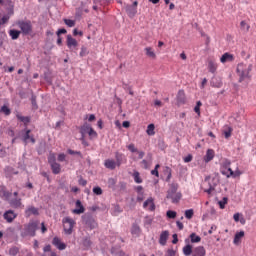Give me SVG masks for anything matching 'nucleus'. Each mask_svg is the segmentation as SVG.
<instances>
[{
	"label": "nucleus",
	"mask_w": 256,
	"mask_h": 256,
	"mask_svg": "<svg viewBox=\"0 0 256 256\" xmlns=\"http://www.w3.org/2000/svg\"><path fill=\"white\" fill-rule=\"evenodd\" d=\"M133 177H134L135 183H138V184L143 183V179H141L139 171H134Z\"/></svg>",
	"instance_id": "nucleus-40"
},
{
	"label": "nucleus",
	"mask_w": 256,
	"mask_h": 256,
	"mask_svg": "<svg viewBox=\"0 0 256 256\" xmlns=\"http://www.w3.org/2000/svg\"><path fill=\"white\" fill-rule=\"evenodd\" d=\"M217 183H219V180H217L216 182H214L213 184H209V189L206 190V193H208V195H211V193L213 191H215V187H217Z\"/></svg>",
	"instance_id": "nucleus-43"
},
{
	"label": "nucleus",
	"mask_w": 256,
	"mask_h": 256,
	"mask_svg": "<svg viewBox=\"0 0 256 256\" xmlns=\"http://www.w3.org/2000/svg\"><path fill=\"white\" fill-rule=\"evenodd\" d=\"M26 215L30 217L31 215H39V209H37L35 206H30L26 210Z\"/></svg>",
	"instance_id": "nucleus-25"
},
{
	"label": "nucleus",
	"mask_w": 256,
	"mask_h": 256,
	"mask_svg": "<svg viewBox=\"0 0 256 256\" xmlns=\"http://www.w3.org/2000/svg\"><path fill=\"white\" fill-rule=\"evenodd\" d=\"M64 23L67 25V27H75V20L64 19Z\"/></svg>",
	"instance_id": "nucleus-56"
},
{
	"label": "nucleus",
	"mask_w": 256,
	"mask_h": 256,
	"mask_svg": "<svg viewBox=\"0 0 256 256\" xmlns=\"http://www.w3.org/2000/svg\"><path fill=\"white\" fill-rule=\"evenodd\" d=\"M177 189H179V185L172 183L167 191L166 198L172 199V203H179L181 201L182 194L181 192H177Z\"/></svg>",
	"instance_id": "nucleus-1"
},
{
	"label": "nucleus",
	"mask_w": 256,
	"mask_h": 256,
	"mask_svg": "<svg viewBox=\"0 0 256 256\" xmlns=\"http://www.w3.org/2000/svg\"><path fill=\"white\" fill-rule=\"evenodd\" d=\"M75 207L76 208L72 210L74 215H82V213H85V206H83L81 200H76Z\"/></svg>",
	"instance_id": "nucleus-8"
},
{
	"label": "nucleus",
	"mask_w": 256,
	"mask_h": 256,
	"mask_svg": "<svg viewBox=\"0 0 256 256\" xmlns=\"http://www.w3.org/2000/svg\"><path fill=\"white\" fill-rule=\"evenodd\" d=\"M90 129H91V125L87 122H85L80 127V133H81L82 139H83V137H85V135L89 134Z\"/></svg>",
	"instance_id": "nucleus-18"
},
{
	"label": "nucleus",
	"mask_w": 256,
	"mask_h": 256,
	"mask_svg": "<svg viewBox=\"0 0 256 256\" xmlns=\"http://www.w3.org/2000/svg\"><path fill=\"white\" fill-rule=\"evenodd\" d=\"M81 219L83 225H86V227L90 229H97V221H95L93 214H91L90 212L83 214Z\"/></svg>",
	"instance_id": "nucleus-3"
},
{
	"label": "nucleus",
	"mask_w": 256,
	"mask_h": 256,
	"mask_svg": "<svg viewBox=\"0 0 256 256\" xmlns=\"http://www.w3.org/2000/svg\"><path fill=\"white\" fill-rule=\"evenodd\" d=\"M123 159H125V155L119 152L115 153V160H116L117 167H121V165H123Z\"/></svg>",
	"instance_id": "nucleus-23"
},
{
	"label": "nucleus",
	"mask_w": 256,
	"mask_h": 256,
	"mask_svg": "<svg viewBox=\"0 0 256 256\" xmlns=\"http://www.w3.org/2000/svg\"><path fill=\"white\" fill-rule=\"evenodd\" d=\"M0 111L1 113H4V115H11V109H9L7 105H3Z\"/></svg>",
	"instance_id": "nucleus-49"
},
{
	"label": "nucleus",
	"mask_w": 256,
	"mask_h": 256,
	"mask_svg": "<svg viewBox=\"0 0 256 256\" xmlns=\"http://www.w3.org/2000/svg\"><path fill=\"white\" fill-rule=\"evenodd\" d=\"M207 250H205V247L198 246L193 249L192 256H206Z\"/></svg>",
	"instance_id": "nucleus-12"
},
{
	"label": "nucleus",
	"mask_w": 256,
	"mask_h": 256,
	"mask_svg": "<svg viewBox=\"0 0 256 256\" xmlns=\"http://www.w3.org/2000/svg\"><path fill=\"white\" fill-rule=\"evenodd\" d=\"M201 105H203V103H201V101H198L196 103V106L194 107V111L195 113H197V115H201Z\"/></svg>",
	"instance_id": "nucleus-51"
},
{
	"label": "nucleus",
	"mask_w": 256,
	"mask_h": 256,
	"mask_svg": "<svg viewBox=\"0 0 256 256\" xmlns=\"http://www.w3.org/2000/svg\"><path fill=\"white\" fill-rule=\"evenodd\" d=\"M231 133H233V128L225 126L223 129V135L225 136V139H229V137H231Z\"/></svg>",
	"instance_id": "nucleus-35"
},
{
	"label": "nucleus",
	"mask_w": 256,
	"mask_h": 256,
	"mask_svg": "<svg viewBox=\"0 0 256 256\" xmlns=\"http://www.w3.org/2000/svg\"><path fill=\"white\" fill-rule=\"evenodd\" d=\"M131 233L132 235H136L137 237H139V235L141 234V227L134 223L131 228Z\"/></svg>",
	"instance_id": "nucleus-30"
},
{
	"label": "nucleus",
	"mask_w": 256,
	"mask_h": 256,
	"mask_svg": "<svg viewBox=\"0 0 256 256\" xmlns=\"http://www.w3.org/2000/svg\"><path fill=\"white\" fill-rule=\"evenodd\" d=\"M193 215H195V211L193 209H188L185 211L186 219H193Z\"/></svg>",
	"instance_id": "nucleus-45"
},
{
	"label": "nucleus",
	"mask_w": 256,
	"mask_h": 256,
	"mask_svg": "<svg viewBox=\"0 0 256 256\" xmlns=\"http://www.w3.org/2000/svg\"><path fill=\"white\" fill-rule=\"evenodd\" d=\"M165 173L167 174L166 181L167 182L171 181V168L170 167H166L165 168Z\"/></svg>",
	"instance_id": "nucleus-58"
},
{
	"label": "nucleus",
	"mask_w": 256,
	"mask_h": 256,
	"mask_svg": "<svg viewBox=\"0 0 256 256\" xmlns=\"http://www.w3.org/2000/svg\"><path fill=\"white\" fill-rule=\"evenodd\" d=\"M68 153H69V155H80L81 156V151H75V150L68 149Z\"/></svg>",
	"instance_id": "nucleus-63"
},
{
	"label": "nucleus",
	"mask_w": 256,
	"mask_h": 256,
	"mask_svg": "<svg viewBox=\"0 0 256 256\" xmlns=\"http://www.w3.org/2000/svg\"><path fill=\"white\" fill-rule=\"evenodd\" d=\"M10 206L13 207V209H22L23 203L21 202V198L11 199Z\"/></svg>",
	"instance_id": "nucleus-13"
},
{
	"label": "nucleus",
	"mask_w": 256,
	"mask_h": 256,
	"mask_svg": "<svg viewBox=\"0 0 256 256\" xmlns=\"http://www.w3.org/2000/svg\"><path fill=\"white\" fill-rule=\"evenodd\" d=\"M191 243H201V238L196 233L190 234Z\"/></svg>",
	"instance_id": "nucleus-36"
},
{
	"label": "nucleus",
	"mask_w": 256,
	"mask_h": 256,
	"mask_svg": "<svg viewBox=\"0 0 256 256\" xmlns=\"http://www.w3.org/2000/svg\"><path fill=\"white\" fill-rule=\"evenodd\" d=\"M166 256H175V250H173V249H168Z\"/></svg>",
	"instance_id": "nucleus-64"
},
{
	"label": "nucleus",
	"mask_w": 256,
	"mask_h": 256,
	"mask_svg": "<svg viewBox=\"0 0 256 256\" xmlns=\"http://www.w3.org/2000/svg\"><path fill=\"white\" fill-rule=\"evenodd\" d=\"M65 34H67V29H65V28H60L56 32L57 37H61V35H65Z\"/></svg>",
	"instance_id": "nucleus-59"
},
{
	"label": "nucleus",
	"mask_w": 256,
	"mask_h": 256,
	"mask_svg": "<svg viewBox=\"0 0 256 256\" xmlns=\"http://www.w3.org/2000/svg\"><path fill=\"white\" fill-rule=\"evenodd\" d=\"M228 172L229 174H227V179H229V177H233V179H235L236 177H239L241 175V171H233V169L231 168L228 169Z\"/></svg>",
	"instance_id": "nucleus-32"
},
{
	"label": "nucleus",
	"mask_w": 256,
	"mask_h": 256,
	"mask_svg": "<svg viewBox=\"0 0 256 256\" xmlns=\"http://www.w3.org/2000/svg\"><path fill=\"white\" fill-rule=\"evenodd\" d=\"M66 45L68 47V49H75V47H77L79 45V42H77V40L75 38H73V36H71V34L67 35L66 38Z\"/></svg>",
	"instance_id": "nucleus-10"
},
{
	"label": "nucleus",
	"mask_w": 256,
	"mask_h": 256,
	"mask_svg": "<svg viewBox=\"0 0 256 256\" xmlns=\"http://www.w3.org/2000/svg\"><path fill=\"white\" fill-rule=\"evenodd\" d=\"M82 245L85 247V249H90L93 242L91 241L90 237H84L82 240Z\"/></svg>",
	"instance_id": "nucleus-31"
},
{
	"label": "nucleus",
	"mask_w": 256,
	"mask_h": 256,
	"mask_svg": "<svg viewBox=\"0 0 256 256\" xmlns=\"http://www.w3.org/2000/svg\"><path fill=\"white\" fill-rule=\"evenodd\" d=\"M227 201H229V198L227 197H223L222 200L218 201L220 209H225V204L227 203Z\"/></svg>",
	"instance_id": "nucleus-47"
},
{
	"label": "nucleus",
	"mask_w": 256,
	"mask_h": 256,
	"mask_svg": "<svg viewBox=\"0 0 256 256\" xmlns=\"http://www.w3.org/2000/svg\"><path fill=\"white\" fill-rule=\"evenodd\" d=\"M221 167H222V169H227V171H229V169H231V160L224 159L222 161Z\"/></svg>",
	"instance_id": "nucleus-37"
},
{
	"label": "nucleus",
	"mask_w": 256,
	"mask_h": 256,
	"mask_svg": "<svg viewBox=\"0 0 256 256\" xmlns=\"http://www.w3.org/2000/svg\"><path fill=\"white\" fill-rule=\"evenodd\" d=\"M58 189H61L65 193H67L69 191V188L67 187V185L64 182L59 183Z\"/></svg>",
	"instance_id": "nucleus-57"
},
{
	"label": "nucleus",
	"mask_w": 256,
	"mask_h": 256,
	"mask_svg": "<svg viewBox=\"0 0 256 256\" xmlns=\"http://www.w3.org/2000/svg\"><path fill=\"white\" fill-rule=\"evenodd\" d=\"M215 157V151L213 149H208L204 158L205 163H209V161H213Z\"/></svg>",
	"instance_id": "nucleus-20"
},
{
	"label": "nucleus",
	"mask_w": 256,
	"mask_h": 256,
	"mask_svg": "<svg viewBox=\"0 0 256 256\" xmlns=\"http://www.w3.org/2000/svg\"><path fill=\"white\" fill-rule=\"evenodd\" d=\"M17 119H19V121H21L22 123H25V125L31 122V118L25 116L17 115Z\"/></svg>",
	"instance_id": "nucleus-46"
},
{
	"label": "nucleus",
	"mask_w": 256,
	"mask_h": 256,
	"mask_svg": "<svg viewBox=\"0 0 256 256\" xmlns=\"http://www.w3.org/2000/svg\"><path fill=\"white\" fill-rule=\"evenodd\" d=\"M52 245H54V247H57L59 251H65V249H67V244L61 242V239H59V237L53 238Z\"/></svg>",
	"instance_id": "nucleus-9"
},
{
	"label": "nucleus",
	"mask_w": 256,
	"mask_h": 256,
	"mask_svg": "<svg viewBox=\"0 0 256 256\" xmlns=\"http://www.w3.org/2000/svg\"><path fill=\"white\" fill-rule=\"evenodd\" d=\"M87 55H89V50L86 46H82L80 51V57H87Z\"/></svg>",
	"instance_id": "nucleus-48"
},
{
	"label": "nucleus",
	"mask_w": 256,
	"mask_h": 256,
	"mask_svg": "<svg viewBox=\"0 0 256 256\" xmlns=\"http://www.w3.org/2000/svg\"><path fill=\"white\" fill-rule=\"evenodd\" d=\"M37 231V222H30L21 232V237H35Z\"/></svg>",
	"instance_id": "nucleus-4"
},
{
	"label": "nucleus",
	"mask_w": 256,
	"mask_h": 256,
	"mask_svg": "<svg viewBox=\"0 0 256 256\" xmlns=\"http://www.w3.org/2000/svg\"><path fill=\"white\" fill-rule=\"evenodd\" d=\"M31 105H32V109L34 111H37V109H39V105H37V96H35V94H33V91H31Z\"/></svg>",
	"instance_id": "nucleus-29"
},
{
	"label": "nucleus",
	"mask_w": 256,
	"mask_h": 256,
	"mask_svg": "<svg viewBox=\"0 0 256 256\" xmlns=\"http://www.w3.org/2000/svg\"><path fill=\"white\" fill-rule=\"evenodd\" d=\"M208 70L210 73H215V71H217V63H215L213 60H210L208 62Z\"/></svg>",
	"instance_id": "nucleus-34"
},
{
	"label": "nucleus",
	"mask_w": 256,
	"mask_h": 256,
	"mask_svg": "<svg viewBox=\"0 0 256 256\" xmlns=\"http://www.w3.org/2000/svg\"><path fill=\"white\" fill-rule=\"evenodd\" d=\"M146 133L147 135H155V124H149Z\"/></svg>",
	"instance_id": "nucleus-39"
},
{
	"label": "nucleus",
	"mask_w": 256,
	"mask_h": 256,
	"mask_svg": "<svg viewBox=\"0 0 256 256\" xmlns=\"http://www.w3.org/2000/svg\"><path fill=\"white\" fill-rule=\"evenodd\" d=\"M236 71L239 74V83H243L245 79H251L249 72L243 69V63L238 64Z\"/></svg>",
	"instance_id": "nucleus-5"
},
{
	"label": "nucleus",
	"mask_w": 256,
	"mask_h": 256,
	"mask_svg": "<svg viewBox=\"0 0 256 256\" xmlns=\"http://www.w3.org/2000/svg\"><path fill=\"white\" fill-rule=\"evenodd\" d=\"M235 57L233 56V54H229L228 52L224 53L221 58L220 61L221 63H231L232 61H234Z\"/></svg>",
	"instance_id": "nucleus-15"
},
{
	"label": "nucleus",
	"mask_w": 256,
	"mask_h": 256,
	"mask_svg": "<svg viewBox=\"0 0 256 256\" xmlns=\"http://www.w3.org/2000/svg\"><path fill=\"white\" fill-rule=\"evenodd\" d=\"M50 167L54 175H59L61 173V164L56 162L55 164H51Z\"/></svg>",
	"instance_id": "nucleus-27"
},
{
	"label": "nucleus",
	"mask_w": 256,
	"mask_h": 256,
	"mask_svg": "<svg viewBox=\"0 0 256 256\" xmlns=\"http://www.w3.org/2000/svg\"><path fill=\"white\" fill-rule=\"evenodd\" d=\"M243 237H245V231L237 232L235 234L234 240H233L234 245H239V243L241 242V239H243Z\"/></svg>",
	"instance_id": "nucleus-21"
},
{
	"label": "nucleus",
	"mask_w": 256,
	"mask_h": 256,
	"mask_svg": "<svg viewBox=\"0 0 256 256\" xmlns=\"http://www.w3.org/2000/svg\"><path fill=\"white\" fill-rule=\"evenodd\" d=\"M31 130H25V133L23 134L22 136V140L25 142V143H28L29 139H31Z\"/></svg>",
	"instance_id": "nucleus-41"
},
{
	"label": "nucleus",
	"mask_w": 256,
	"mask_h": 256,
	"mask_svg": "<svg viewBox=\"0 0 256 256\" xmlns=\"http://www.w3.org/2000/svg\"><path fill=\"white\" fill-rule=\"evenodd\" d=\"M191 253H193V246H191V244H187L183 247V254L185 256H189Z\"/></svg>",
	"instance_id": "nucleus-33"
},
{
	"label": "nucleus",
	"mask_w": 256,
	"mask_h": 256,
	"mask_svg": "<svg viewBox=\"0 0 256 256\" xmlns=\"http://www.w3.org/2000/svg\"><path fill=\"white\" fill-rule=\"evenodd\" d=\"M3 5L7 7L8 15H13L15 9V3L11 0H4Z\"/></svg>",
	"instance_id": "nucleus-14"
},
{
	"label": "nucleus",
	"mask_w": 256,
	"mask_h": 256,
	"mask_svg": "<svg viewBox=\"0 0 256 256\" xmlns=\"http://www.w3.org/2000/svg\"><path fill=\"white\" fill-rule=\"evenodd\" d=\"M150 205V211H155V203H153V198H148L144 203L143 207L144 209L147 208Z\"/></svg>",
	"instance_id": "nucleus-26"
},
{
	"label": "nucleus",
	"mask_w": 256,
	"mask_h": 256,
	"mask_svg": "<svg viewBox=\"0 0 256 256\" xmlns=\"http://www.w3.org/2000/svg\"><path fill=\"white\" fill-rule=\"evenodd\" d=\"M151 223H153V218L146 216L144 218V225H151Z\"/></svg>",
	"instance_id": "nucleus-60"
},
{
	"label": "nucleus",
	"mask_w": 256,
	"mask_h": 256,
	"mask_svg": "<svg viewBox=\"0 0 256 256\" xmlns=\"http://www.w3.org/2000/svg\"><path fill=\"white\" fill-rule=\"evenodd\" d=\"M9 35L11 37V40L15 41V40H17L19 35H21V31L16 30V29H11V30H9Z\"/></svg>",
	"instance_id": "nucleus-28"
},
{
	"label": "nucleus",
	"mask_w": 256,
	"mask_h": 256,
	"mask_svg": "<svg viewBox=\"0 0 256 256\" xmlns=\"http://www.w3.org/2000/svg\"><path fill=\"white\" fill-rule=\"evenodd\" d=\"M9 16L5 15L1 18L0 20V25H5V23H7V21H9Z\"/></svg>",
	"instance_id": "nucleus-62"
},
{
	"label": "nucleus",
	"mask_w": 256,
	"mask_h": 256,
	"mask_svg": "<svg viewBox=\"0 0 256 256\" xmlns=\"http://www.w3.org/2000/svg\"><path fill=\"white\" fill-rule=\"evenodd\" d=\"M104 166L106 167V169H110L111 171H113L115 167H117V163L114 160L107 159L104 162Z\"/></svg>",
	"instance_id": "nucleus-22"
},
{
	"label": "nucleus",
	"mask_w": 256,
	"mask_h": 256,
	"mask_svg": "<svg viewBox=\"0 0 256 256\" xmlns=\"http://www.w3.org/2000/svg\"><path fill=\"white\" fill-rule=\"evenodd\" d=\"M125 9H126V13H127L128 17H130L131 19H133V17H135V15H137V8H134V6L127 5L125 7Z\"/></svg>",
	"instance_id": "nucleus-16"
},
{
	"label": "nucleus",
	"mask_w": 256,
	"mask_h": 256,
	"mask_svg": "<svg viewBox=\"0 0 256 256\" xmlns=\"http://www.w3.org/2000/svg\"><path fill=\"white\" fill-rule=\"evenodd\" d=\"M240 29H241L242 31H244V33H248V32H249V29H250V26L247 24V22L241 21V22H240Z\"/></svg>",
	"instance_id": "nucleus-38"
},
{
	"label": "nucleus",
	"mask_w": 256,
	"mask_h": 256,
	"mask_svg": "<svg viewBox=\"0 0 256 256\" xmlns=\"http://www.w3.org/2000/svg\"><path fill=\"white\" fill-rule=\"evenodd\" d=\"M210 85L211 87H216L217 89H221V87H223V79H221V77L219 76L213 77L210 81Z\"/></svg>",
	"instance_id": "nucleus-11"
},
{
	"label": "nucleus",
	"mask_w": 256,
	"mask_h": 256,
	"mask_svg": "<svg viewBox=\"0 0 256 256\" xmlns=\"http://www.w3.org/2000/svg\"><path fill=\"white\" fill-rule=\"evenodd\" d=\"M19 253V247L13 246L9 249V255L16 256Z\"/></svg>",
	"instance_id": "nucleus-44"
},
{
	"label": "nucleus",
	"mask_w": 256,
	"mask_h": 256,
	"mask_svg": "<svg viewBox=\"0 0 256 256\" xmlns=\"http://www.w3.org/2000/svg\"><path fill=\"white\" fill-rule=\"evenodd\" d=\"M62 223L64 224V231L67 233V235H71L73 233V227H75V220L73 218L65 217L62 220ZM69 225V228H65V225Z\"/></svg>",
	"instance_id": "nucleus-6"
},
{
	"label": "nucleus",
	"mask_w": 256,
	"mask_h": 256,
	"mask_svg": "<svg viewBox=\"0 0 256 256\" xmlns=\"http://www.w3.org/2000/svg\"><path fill=\"white\" fill-rule=\"evenodd\" d=\"M166 217H167L168 219H175V218L177 217V212L174 211V210H168V211L166 212Z\"/></svg>",
	"instance_id": "nucleus-42"
},
{
	"label": "nucleus",
	"mask_w": 256,
	"mask_h": 256,
	"mask_svg": "<svg viewBox=\"0 0 256 256\" xmlns=\"http://www.w3.org/2000/svg\"><path fill=\"white\" fill-rule=\"evenodd\" d=\"M185 101H186L185 91L179 90L178 94H177V104L178 105H185Z\"/></svg>",
	"instance_id": "nucleus-19"
},
{
	"label": "nucleus",
	"mask_w": 256,
	"mask_h": 256,
	"mask_svg": "<svg viewBox=\"0 0 256 256\" xmlns=\"http://www.w3.org/2000/svg\"><path fill=\"white\" fill-rule=\"evenodd\" d=\"M17 25L21 30L20 33L23 35H31V33H33V24L30 22V20H19Z\"/></svg>",
	"instance_id": "nucleus-2"
},
{
	"label": "nucleus",
	"mask_w": 256,
	"mask_h": 256,
	"mask_svg": "<svg viewBox=\"0 0 256 256\" xmlns=\"http://www.w3.org/2000/svg\"><path fill=\"white\" fill-rule=\"evenodd\" d=\"M167 239H169V231H162L159 238L160 245H167Z\"/></svg>",
	"instance_id": "nucleus-17"
},
{
	"label": "nucleus",
	"mask_w": 256,
	"mask_h": 256,
	"mask_svg": "<svg viewBox=\"0 0 256 256\" xmlns=\"http://www.w3.org/2000/svg\"><path fill=\"white\" fill-rule=\"evenodd\" d=\"M93 193L94 195H103V189H101L99 186H95L93 188Z\"/></svg>",
	"instance_id": "nucleus-54"
},
{
	"label": "nucleus",
	"mask_w": 256,
	"mask_h": 256,
	"mask_svg": "<svg viewBox=\"0 0 256 256\" xmlns=\"http://www.w3.org/2000/svg\"><path fill=\"white\" fill-rule=\"evenodd\" d=\"M119 251H121V250L118 247L113 246L110 250V253H111V255L115 256L117 253H119Z\"/></svg>",
	"instance_id": "nucleus-61"
},
{
	"label": "nucleus",
	"mask_w": 256,
	"mask_h": 256,
	"mask_svg": "<svg viewBox=\"0 0 256 256\" xmlns=\"http://www.w3.org/2000/svg\"><path fill=\"white\" fill-rule=\"evenodd\" d=\"M48 163L49 165H54L55 163H57V158H55V154H51L49 157H48Z\"/></svg>",
	"instance_id": "nucleus-52"
},
{
	"label": "nucleus",
	"mask_w": 256,
	"mask_h": 256,
	"mask_svg": "<svg viewBox=\"0 0 256 256\" xmlns=\"http://www.w3.org/2000/svg\"><path fill=\"white\" fill-rule=\"evenodd\" d=\"M116 183H117V181L115 180V178H109L108 179V187L110 189H115Z\"/></svg>",
	"instance_id": "nucleus-50"
},
{
	"label": "nucleus",
	"mask_w": 256,
	"mask_h": 256,
	"mask_svg": "<svg viewBox=\"0 0 256 256\" xmlns=\"http://www.w3.org/2000/svg\"><path fill=\"white\" fill-rule=\"evenodd\" d=\"M3 218L7 221V223H13V221L17 219V214L13 210H7L4 212Z\"/></svg>",
	"instance_id": "nucleus-7"
},
{
	"label": "nucleus",
	"mask_w": 256,
	"mask_h": 256,
	"mask_svg": "<svg viewBox=\"0 0 256 256\" xmlns=\"http://www.w3.org/2000/svg\"><path fill=\"white\" fill-rule=\"evenodd\" d=\"M127 149L130 150L131 153H139V150L135 147V144H129Z\"/></svg>",
	"instance_id": "nucleus-55"
},
{
	"label": "nucleus",
	"mask_w": 256,
	"mask_h": 256,
	"mask_svg": "<svg viewBox=\"0 0 256 256\" xmlns=\"http://www.w3.org/2000/svg\"><path fill=\"white\" fill-rule=\"evenodd\" d=\"M144 51L146 53V56L149 57L150 59H157V54H155V51H153V48L146 47Z\"/></svg>",
	"instance_id": "nucleus-24"
},
{
	"label": "nucleus",
	"mask_w": 256,
	"mask_h": 256,
	"mask_svg": "<svg viewBox=\"0 0 256 256\" xmlns=\"http://www.w3.org/2000/svg\"><path fill=\"white\" fill-rule=\"evenodd\" d=\"M18 95L20 99H27V97H29V92H26L25 90H20Z\"/></svg>",
	"instance_id": "nucleus-53"
}]
</instances>
